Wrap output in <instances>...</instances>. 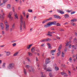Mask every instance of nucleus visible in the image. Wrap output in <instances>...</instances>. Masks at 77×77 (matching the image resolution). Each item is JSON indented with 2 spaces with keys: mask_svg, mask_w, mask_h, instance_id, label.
I'll list each match as a JSON object with an SVG mask.
<instances>
[{
  "mask_svg": "<svg viewBox=\"0 0 77 77\" xmlns=\"http://www.w3.org/2000/svg\"><path fill=\"white\" fill-rule=\"evenodd\" d=\"M23 20H24V19L23 15H20V22H21L20 23L21 25L20 26V31H22L23 26Z\"/></svg>",
  "mask_w": 77,
  "mask_h": 77,
  "instance_id": "obj_1",
  "label": "nucleus"
},
{
  "mask_svg": "<svg viewBox=\"0 0 77 77\" xmlns=\"http://www.w3.org/2000/svg\"><path fill=\"white\" fill-rule=\"evenodd\" d=\"M47 64L46 63L43 64L44 69L45 70H46V72L48 71L50 72L51 71V68L49 67L47 69V64Z\"/></svg>",
  "mask_w": 77,
  "mask_h": 77,
  "instance_id": "obj_2",
  "label": "nucleus"
},
{
  "mask_svg": "<svg viewBox=\"0 0 77 77\" xmlns=\"http://www.w3.org/2000/svg\"><path fill=\"white\" fill-rule=\"evenodd\" d=\"M15 67V64L13 63L9 64V66H7L8 69H12Z\"/></svg>",
  "mask_w": 77,
  "mask_h": 77,
  "instance_id": "obj_3",
  "label": "nucleus"
},
{
  "mask_svg": "<svg viewBox=\"0 0 77 77\" xmlns=\"http://www.w3.org/2000/svg\"><path fill=\"white\" fill-rule=\"evenodd\" d=\"M5 30L7 32L9 30V25L8 23V22H5Z\"/></svg>",
  "mask_w": 77,
  "mask_h": 77,
  "instance_id": "obj_4",
  "label": "nucleus"
},
{
  "mask_svg": "<svg viewBox=\"0 0 77 77\" xmlns=\"http://www.w3.org/2000/svg\"><path fill=\"white\" fill-rule=\"evenodd\" d=\"M12 15V11H10L8 15V17L9 18L10 20H12L13 17L11 16Z\"/></svg>",
  "mask_w": 77,
  "mask_h": 77,
  "instance_id": "obj_5",
  "label": "nucleus"
},
{
  "mask_svg": "<svg viewBox=\"0 0 77 77\" xmlns=\"http://www.w3.org/2000/svg\"><path fill=\"white\" fill-rule=\"evenodd\" d=\"M49 23L50 24L51 26L52 25H56V21H54L49 22Z\"/></svg>",
  "mask_w": 77,
  "mask_h": 77,
  "instance_id": "obj_6",
  "label": "nucleus"
},
{
  "mask_svg": "<svg viewBox=\"0 0 77 77\" xmlns=\"http://www.w3.org/2000/svg\"><path fill=\"white\" fill-rule=\"evenodd\" d=\"M51 26L49 22L47 24L45 25L44 26V27L45 28H47V27H49Z\"/></svg>",
  "mask_w": 77,
  "mask_h": 77,
  "instance_id": "obj_7",
  "label": "nucleus"
},
{
  "mask_svg": "<svg viewBox=\"0 0 77 77\" xmlns=\"http://www.w3.org/2000/svg\"><path fill=\"white\" fill-rule=\"evenodd\" d=\"M50 60L49 58H46L45 61V63L47 64L48 63L50 62V61H49Z\"/></svg>",
  "mask_w": 77,
  "mask_h": 77,
  "instance_id": "obj_8",
  "label": "nucleus"
},
{
  "mask_svg": "<svg viewBox=\"0 0 77 77\" xmlns=\"http://www.w3.org/2000/svg\"><path fill=\"white\" fill-rule=\"evenodd\" d=\"M14 16L15 18V19H17L18 20V15H17V14L16 12H14Z\"/></svg>",
  "mask_w": 77,
  "mask_h": 77,
  "instance_id": "obj_9",
  "label": "nucleus"
},
{
  "mask_svg": "<svg viewBox=\"0 0 77 77\" xmlns=\"http://www.w3.org/2000/svg\"><path fill=\"white\" fill-rule=\"evenodd\" d=\"M47 45H48V47L49 49H52V47H51V44L49 43H47Z\"/></svg>",
  "mask_w": 77,
  "mask_h": 77,
  "instance_id": "obj_10",
  "label": "nucleus"
},
{
  "mask_svg": "<svg viewBox=\"0 0 77 77\" xmlns=\"http://www.w3.org/2000/svg\"><path fill=\"white\" fill-rule=\"evenodd\" d=\"M56 52V50H53L50 51L51 54H52V55H54V53Z\"/></svg>",
  "mask_w": 77,
  "mask_h": 77,
  "instance_id": "obj_11",
  "label": "nucleus"
},
{
  "mask_svg": "<svg viewBox=\"0 0 77 77\" xmlns=\"http://www.w3.org/2000/svg\"><path fill=\"white\" fill-rule=\"evenodd\" d=\"M0 26L1 27L2 29H4V25H3V24L2 23H0Z\"/></svg>",
  "mask_w": 77,
  "mask_h": 77,
  "instance_id": "obj_12",
  "label": "nucleus"
},
{
  "mask_svg": "<svg viewBox=\"0 0 77 77\" xmlns=\"http://www.w3.org/2000/svg\"><path fill=\"white\" fill-rule=\"evenodd\" d=\"M5 53H6V56H9L11 54V52L9 51L7 52L5 51Z\"/></svg>",
  "mask_w": 77,
  "mask_h": 77,
  "instance_id": "obj_13",
  "label": "nucleus"
},
{
  "mask_svg": "<svg viewBox=\"0 0 77 77\" xmlns=\"http://www.w3.org/2000/svg\"><path fill=\"white\" fill-rule=\"evenodd\" d=\"M57 11L58 12H59V13L61 14H64V12L63 11H60V10H57Z\"/></svg>",
  "mask_w": 77,
  "mask_h": 77,
  "instance_id": "obj_14",
  "label": "nucleus"
},
{
  "mask_svg": "<svg viewBox=\"0 0 77 77\" xmlns=\"http://www.w3.org/2000/svg\"><path fill=\"white\" fill-rule=\"evenodd\" d=\"M48 34L47 35V36H52V35H50L51 34H53L52 32H48Z\"/></svg>",
  "mask_w": 77,
  "mask_h": 77,
  "instance_id": "obj_15",
  "label": "nucleus"
},
{
  "mask_svg": "<svg viewBox=\"0 0 77 77\" xmlns=\"http://www.w3.org/2000/svg\"><path fill=\"white\" fill-rule=\"evenodd\" d=\"M23 29L24 30H25V29H26V26L25 21H23Z\"/></svg>",
  "mask_w": 77,
  "mask_h": 77,
  "instance_id": "obj_16",
  "label": "nucleus"
},
{
  "mask_svg": "<svg viewBox=\"0 0 77 77\" xmlns=\"http://www.w3.org/2000/svg\"><path fill=\"white\" fill-rule=\"evenodd\" d=\"M54 18H59L60 19L61 18L59 16H57V15H54Z\"/></svg>",
  "mask_w": 77,
  "mask_h": 77,
  "instance_id": "obj_17",
  "label": "nucleus"
},
{
  "mask_svg": "<svg viewBox=\"0 0 77 77\" xmlns=\"http://www.w3.org/2000/svg\"><path fill=\"white\" fill-rule=\"evenodd\" d=\"M77 21V20L76 19H73L71 20L72 22H75Z\"/></svg>",
  "mask_w": 77,
  "mask_h": 77,
  "instance_id": "obj_18",
  "label": "nucleus"
},
{
  "mask_svg": "<svg viewBox=\"0 0 77 77\" xmlns=\"http://www.w3.org/2000/svg\"><path fill=\"white\" fill-rule=\"evenodd\" d=\"M7 8L8 9H11V5L10 4H9L7 5Z\"/></svg>",
  "mask_w": 77,
  "mask_h": 77,
  "instance_id": "obj_19",
  "label": "nucleus"
},
{
  "mask_svg": "<svg viewBox=\"0 0 77 77\" xmlns=\"http://www.w3.org/2000/svg\"><path fill=\"white\" fill-rule=\"evenodd\" d=\"M31 51L32 53H34V52L35 51V48H32L31 49Z\"/></svg>",
  "mask_w": 77,
  "mask_h": 77,
  "instance_id": "obj_20",
  "label": "nucleus"
},
{
  "mask_svg": "<svg viewBox=\"0 0 77 77\" xmlns=\"http://www.w3.org/2000/svg\"><path fill=\"white\" fill-rule=\"evenodd\" d=\"M62 44H60V46H59V48H58V51H60V50H61V49L62 48Z\"/></svg>",
  "mask_w": 77,
  "mask_h": 77,
  "instance_id": "obj_21",
  "label": "nucleus"
},
{
  "mask_svg": "<svg viewBox=\"0 0 77 77\" xmlns=\"http://www.w3.org/2000/svg\"><path fill=\"white\" fill-rule=\"evenodd\" d=\"M18 52H16L13 54V56H18Z\"/></svg>",
  "mask_w": 77,
  "mask_h": 77,
  "instance_id": "obj_22",
  "label": "nucleus"
},
{
  "mask_svg": "<svg viewBox=\"0 0 77 77\" xmlns=\"http://www.w3.org/2000/svg\"><path fill=\"white\" fill-rule=\"evenodd\" d=\"M32 45H27L26 47V48H27V49H29V48H30V47H31V46H32Z\"/></svg>",
  "mask_w": 77,
  "mask_h": 77,
  "instance_id": "obj_23",
  "label": "nucleus"
},
{
  "mask_svg": "<svg viewBox=\"0 0 77 77\" xmlns=\"http://www.w3.org/2000/svg\"><path fill=\"white\" fill-rule=\"evenodd\" d=\"M64 17L65 18H67L69 17V15L68 14H66L65 15Z\"/></svg>",
  "mask_w": 77,
  "mask_h": 77,
  "instance_id": "obj_24",
  "label": "nucleus"
},
{
  "mask_svg": "<svg viewBox=\"0 0 77 77\" xmlns=\"http://www.w3.org/2000/svg\"><path fill=\"white\" fill-rule=\"evenodd\" d=\"M55 69L56 71H58L59 70V67H58L55 66Z\"/></svg>",
  "mask_w": 77,
  "mask_h": 77,
  "instance_id": "obj_25",
  "label": "nucleus"
},
{
  "mask_svg": "<svg viewBox=\"0 0 77 77\" xmlns=\"http://www.w3.org/2000/svg\"><path fill=\"white\" fill-rule=\"evenodd\" d=\"M5 16V14L3 13V15H2V20H4V18H5V16Z\"/></svg>",
  "mask_w": 77,
  "mask_h": 77,
  "instance_id": "obj_26",
  "label": "nucleus"
},
{
  "mask_svg": "<svg viewBox=\"0 0 77 77\" xmlns=\"http://www.w3.org/2000/svg\"><path fill=\"white\" fill-rule=\"evenodd\" d=\"M47 41V39L41 40V42H46Z\"/></svg>",
  "mask_w": 77,
  "mask_h": 77,
  "instance_id": "obj_27",
  "label": "nucleus"
},
{
  "mask_svg": "<svg viewBox=\"0 0 77 77\" xmlns=\"http://www.w3.org/2000/svg\"><path fill=\"white\" fill-rule=\"evenodd\" d=\"M59 52L57 53V54L58 56H59L60 55V54L61 53V51H59Z\"/></svg>",
  "mask_w": 77,
  "mask_h": 77,
  "instance_id": "obj_28",
  "label": "nucleus"
},
{
  "mask_svg": "<svg viewBox=\"0 0 77 77\" xmlns=\"http://www.w3.org/2000/svg\"><path fill=\"white\" fill-rule=\"evenodd\" d=\"M70 43H71V42H68L66 45V46H68V45H69L70 44Z\"/></svg>",
  "mask_w": 77,
  "mask_h": 77,
  "instance_id": "obj_29",
  "label": "nucleus"
},
{
  "mask_svg": "<svg viewBox=\"0 0 77 77\" xmlns=\"http://www.w3.org/2000/svg\"><path fill=\"white\" fill-rule=\"evenodd\" d=\"M61 56L62 57H65V54L63 53V52H62V54H61Z\"/></svg>",
  "mask_w": 77,
  "mask_h": 77,
  "instance_id": "obj_30",
  "label": "nucleus"
},
{
  "mask_svg": "<svg viewBox=\"0 0 77 77\" xmlns=\"http://www.w3.org/2000/svg\"><path fill=\"white\" fill-rule=\"evenodd\" d=\"M72 57L69 58V61L70 62H72Z\"/></svg>",
  "mask_w": 77,
  "mask_h": 77,
  "instance_id": "obj_31",
  "label": "nucleus"
},
{
  "mask_svg": "<svg viewBox=\"0 0 77 77\" xmlns=\"http://www.w3.org/2000/svg\"><path fill=\"white\" fill-rule=\"evenodd\" d=\"M28 54L29 56H32L33 54L30 52H28Z\"/></svg>",
  "mask_w": 77,
  "mask_h": 77,
  "instance_id": "obj_32",
  "label": "nucleus"
},
{
  "mask_svg": "<svg viewBox=\"0 0 77 77\" xmlns=\"http://www.w3.org/2000/svg\"><path fill=\"white\" fill-rule=\"evenodd\" d=\"M71 24L72 26H76V24L74 23H71Z\"/></svg>",
  "mask_w": 77,
  "mask_h": 77,
  "instance_id": "obj_33",
  "label": "nucleus"
},
{
  "mask_svg": "<svg viewBox=\"0 0 77 77\" xmlns=\"http://www.w3.org/2000/svg\"><path fill=\"white\" fill-rule=\"evenodd\" d=\"M47 41H51V39L49 38H47Z\"/></svg>",
  "mask_w": 77,
  "mask_h": 77,
  "instance_id": "obj_34",
  "label": "nucleus"
},
{
  "mask_svg": "<svg viewBox=\"0 0 77 77\" xmlns=\"http://www.w3.org/2000/svg\"><path fill=\"white\" fill-rule=\"evenodd\" d=\"M47 21H48L47 20H45L43 21L42 23H43V24H44V23H45L46 22H47Z\"/></svg>",
  "mask_w": 77,
  "mask_h": 77,
  "instance_id": "obj_35",
  "label": "nucleus"
},
{
  "mask_svg": "<svg viewBox=\"0 0 77 77\" xmlns=\"http://www.w3.org/2000/svg\"><path fill=\"white\" fill-rule=\"evenodd\" d=\"M12 28L14 29H15V23H14L12 26Z\"/></svg>",
  "mask_w": 77,
  "mask_h": 77,
  "instance_id": "obj_36",
  "label": "nucleus"
},
{
  "mask_svg": "<svg viewBox=\"0 0 77 77\" xmlns=\"http://www.w3.org/2000/svg\"><path fill=\"white\" fill-rule=\"evenodd\" d=\"M5 66H6V63H4L2 66V67H5Z\"/></svg>",
  "mask_w": 77,
  "mask_h": 77,
  "instance_id": "obj_37",
  "label": "nucleus"
},
{
  "mask_svg": "<svg viewBox=\"0 0 77 77\" xmlns=\"http://www.w3.org/2000/svg\"><path fill=\"white\" fill-rule=\"evenodd\" d=\"M12 10L13 12H15V8L14 7H12Z\"/></svg>",
  "mask_w": 77,
  "mask_h": 77,
  "instance_id": "obj_38",
  "label": "nucleus"
},
{
  "mask_svg": "<svg viewBox=\"0 0 77 77\" xmlns=\"http://www.w3.org/2000/svg\"><path fill=\"white\" fill-rule=\"evenodd\" d=\"M24 72L25 74L26 75L27 74V72H26V70L25 69H24Z\"/></svg>",
  "mask_w": 77,
  "mask_h": 77,
  "instance_id": "obj_39",
  "label": "nucleus"
},
{
  "mask_svg": "<svg viewBox=\"0 0 77 77\" xmlns=\"http://www.w3.org/2000/svg\"><path fill=\"white\" fill-rule=\"evenodd\" d=\"M52 17H50L49 19H47V21H49L50 20H52Z\"/></svg>",
  "mask_w": 77,
  "mask_h": 77,
  "instance_id": "obj_40",
  "label": "nucleus"
},
{
  "mask_svg": "<svg viewBox=\"0 0 77 77\" xmlns=\"http://www.w3.org/2000/svg\"><path fill=\"white\" fill-rule=\"evenodd\" d=\"M28 11L29 12H32V10H31L30 9H29Z\"/></svg>",
  "mask_w": 77,
  "mask_h": 77,
  "instance_id": "obj_41",
  "label": "nucleus"
},
{
  "mask_svg": "<svg viewBox=\"0 0 77 77\" xmlns=\"http://www.w3.org/2000/svg\"><path fill=\"white\" fill-rule=\"evenodd\" d=\"M22 14H23V16H24V17H25V16H26V12L25 11L23 12Z\"/></svg>",
  "mask_w": 77,
  "mask_h": 77,
  "instance_id": "obj_42",
  "label": "nucleus"
},
{
  "mask_svg": "<svg viewBox=\"0 0 77 77\" xmlns=\"http://www.w3.org/2000/svg\"><path fill=\"white\" fill-rule=\"evenodd\" d=\"M56 25H57V26H61L60 24L59 23H57Z\"/></svg>",
  "mask_w": 77,
  "mask_h": 77,
  "instance_id": "obj_43",
  "label": "nucleus"
},
{
  "mask_svg": "<svg viewBox=\"0 0 77 77\" xmlns=\"http://www.w3.org/2000/svg\"><path fill=\"white\" fill-rule=\"evenodd\" d=\"M56 38L57 39H60V37L57 36H56Z\"/></svg>",
  "mask_w": 77,
  "mask_h": 77,
  "instance_id": "obj_44",
  "label": "nucleus"
},
{
  "mask_svg": "<svg viewBox=\"0 0 77 77\" xmlns=\"http://www.w3.org/2000/svg\"><path fill=\"white\" fill-rule=\"evenodd\" d=\"M16 45L17 44H16V43H14L13 44V47H15Z\"/></svg>",
  "mask_w": 77,
  "mask_h": 77,
  "instance_id": "obj_45",
  "label": "nucleus"
},
{
  "mask_svg": "<svg viewBox=\"0 0 77 77\" xmlns=\"http://www.w3.org/2000/svg\"><path fill=\"white\" fill-rule=\"evenodd\" d=\"M67 51V48H66L64 50V52L66 53V52Z\"/></svg>",
  "mask_w": 77,
  "mask_h": 77,
  "instance_id": "obj_46",
  "label": "nucleus"
},
{
  "mask_svg": "<svg viewBox=\"0 0 77 77\" xmlns=\"http://www.w3.org/2000/svg\"><path fill=\"white\" fill-rule=\"evenodd\" d=\"M75 11H72V12H71V14H75Z\"/></svg>",
  "mask_w": 77,
  "mask_h": 77,
  "instance_id": "obj_47",
  "label": "nucleus"
},
{
  "mask_svg": "<svg viewBox=\"0 0 77 77\" xmlns=\"http://www.w3.org/2000/svg\"><path fill=\"white\" fill-rule=\"evenodd\" d=\"M13 29H14V28H11L10 29V32H12V30H13Z\"/></svg>",
  "mask_w": 77,
  "mask_h": 77,
  "instance_id": "obj_48",
  "label": "nucleus"
},
{
  "mask_svg": "<svg viewBox=\"0 0 77 77\" xmlns=\"http://www.w3.org/2000/svg\"><path fill=\"white\" fill-rule=\"evenodd\" d=\"M3 3H6L7 2H8V0H3Z\"/></svg>",
  "mask_w": 77,
  "mask_h": 77,
  "instance_id": "obj_49",
  "label": "nucleus"
},
{
  "mask_svg": "<svg viewBox=\"0 0 77 77\" xmlns=\"http://www.w3.org/2000/svg\"><path fill=\"white\" fill-rule=\"evenodd\" d=\"M26 59L29 61V62H30V59H29V58L28 57H27L26 58Z\"/></svg>",
  "mask_w": 77,
  "mask_h": 77,
  "instance_id": "obj_50",
  "label": "nucleus"
},
{
  "mask_svg": "<svg viewBox=\"0 0 77 77\" xmlns=\"http://www.w3.org/2000/svg\"><path fill=\"white\" fill-rule=\"evenodd\" d=\"M36 62H38L39 61V60H38V58H37V57H36Z\"/></svg>",
  "mask_w": 77,
  "mask_h": 77,
  "instance_id": "obj_51",
  "label": "nucleus"
},
{
  "mask_svg": "<svg viewBox=\"0 0 77 77\" xmlns=\"http://www.w3.org/2000/svg\"><path fill=\"white\" fill-rule=\"evenodd\" d=\"M64 76H65V77H66V76H68L67 74H66V73H64Z\"/></svg>",
  "mask_w": 77,
  "mask_h": 77,
  "instance_id": "obj_52",
  "label": "nucleus"
},
{
  "mask_svg": "<svg viewBox=\"0 0 77 77\" xmlns=\"http://www.w3.org/2000/svg\"><path fill=\"white\" fill-rule=\"evenodd\" d=\"M26 18H29V14H27L26 15Z\"/></svg>",
  "mask_w": 77,
  "mask_h": 77,
  "instance_id": "obj_53",
  "label": "nucleus"
},
{
  "mask_svg": "<svg viewBox=\"0 0 77 77\" xmlns=\"http://www.w3.org/2000/svg\"><path fill=\"white\" fill-rule=\"evenodd\" d=\"M26 68H29V65H26Z\"/></svg>",
  "mask_w": 77,
  "mask_h": 77,
  "instance_id": "obj_54",
  "label": "nucleus"
},
{
  "mask_svg": "<svg viewBox=\"0 0 77 77\" xmlns=\"http://www.w3.org/2000/svg\"><path fill=\"white\" fill-rule=\"evenodd\" d=\"M72 11H69V10H68L66 11V12H71Z\"/></svg>",
  "mask_w": 77,
  "mask_h": 77,
  "instance_id": "obj_55",
  "label": "nucleus"
},
{
  "mask_svg": "<svg viewBox=\"0 0 77 77\" xmlns=\"http://www.w3.org/2000/svg\"><path fill=\"white\" fill-rule=\"evenodd\" d=\"M61 74L62 75H64L65 74V73L63 72H62L61 73Z\"/></svg>",
  "mask_w": 77,
  "mask_h": 77,
  "instance_id": "obj_56",
  "label": "nucleus"
},
{
  "mask_svg": "<svg viewBox=\"0 0 77 77\" xmlns=\"http://www.w3.org/2000/svg\"><path fill=\"white\" fill-rule=\"evenodd\" d=\"M49 76H50V77H52V74H51V73H50L49 74Z\"/></svg>",
  "mask_w": 77,
  "mask_h": 77,
  "instance_id": "obj_57",
  "label": "nucleus"
},
{
  "mask_svg": "<svg viewBox=\"0 0 77 77\" xmlns=\"http://www.w3.org/2000/svg\"><path fill=\"white\" fill-rule=\"evenodd\" d=\"M72 47L73 48H75V49H77V48H75V46L74 45L72 46Z\"/></svg>",
  "mask_w": 77,
  "mask_h": 77,
  "instance_id": "obj_58",
  "label": "nucleus"
},
{
  "mask_svg": "<svg viewBox=\"0 0 77 77\" xmlns=\"http://www.w3.org/2000/svg\"><path fill=\"white\" fill-rule=\"evenodd\" d=\"M64 31V30L63 29H61L60 30V32H63Z\"/></svg>",
  "mask_w": 77,
  "mask_h": 77,
  "instance_id": "obj_59",
  "label": "nucleus"
},
{
  "mask_svg": "<svg viewBox=\"0 0 77 77\" xmlns=\"http://www.w3.org/2000/svg\"><path fill=\"white\" fill-rule=\"evenodd\" d=\"M71 45H69V47L70 48H71Z\"/></svg>",
  "mask_w": 77,
  "mask_h": 77,
  "instance_id": "obj_60",
  "label": "nucleus"
},
{
  "mask_svg": "<svg viewBox=\"0 0 77 77\" xmlns=\"http://www.w3.org/2000/svg\"><path fill=\"white\" fill-rule=\"evenodd\" d=\"M2 15L1 14H0V20L2 18Z\"/></svg>",
  "mask_w": 77,
  "mask_h": 77,
  "instance_id": "obj_61",
  "label": "nucleus"
},
{
  "mask_svg": "<svg viewBox=\"0 0 77 77\" xmlns=\"http://www.w3.org/2000/svg\"><path fill=\"white\" fill-rule=\"evenodd\" d=\"M2 35H4L5 34V32L4 31H2Z\"/></svg>",
  "mask_w": 77,
  "mask_h": 77,
  "instance_id": "obj_62",
  "label": "nucleus"
},
{
  "mask_svg": "<svg viewBox=\"0 0 77 77\" xmlns=\"http://www.w3.org/2000/svg\"><path fill=\"white\" fill-rule=\"evenodd\" d=\"M15 1H16V3H18L19 2L18 0H15Z\"/></svg>",
  "mask_w": 77,
  "mask_h": 77,
  "instance_id": "obj_63",
  "label": "nucleus"
},
{
  "mask_svg": "<svg viewBox=\"0 0 77 77\" xmlns=\"http://www.w3.org/2000/svg\"><path fill=\"white\" fill-rule=\"evenodd\" d=\"M41 77H46V75H45L44 76H42Z\"/></svg>",
  "mask_w": 77,
  "mask_h": 77,
  "instance_id": "obj_64",
  "label": "nucleus"
}]
</instances>
